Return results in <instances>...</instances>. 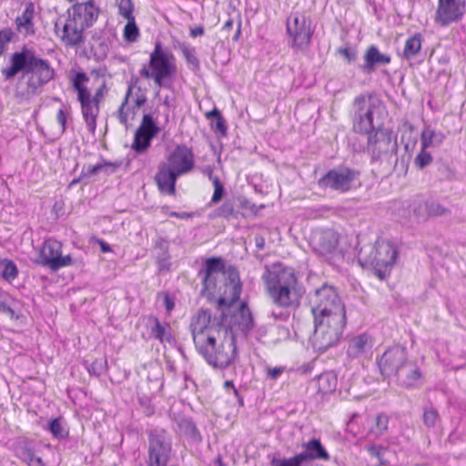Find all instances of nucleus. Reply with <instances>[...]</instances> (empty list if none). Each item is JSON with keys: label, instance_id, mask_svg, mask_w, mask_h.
Wrapping results in <instances>:
<instances>
[{"label": "nucleus", "instance_id": "b1692460", "mask_svg": "<svg viewBox=\"0 0 466 466\" xmlns=\"http://www.w3.org/2000/svg\"><path fill=\"white\" fill-rule=\"evenodd\" d=\"M421 373L420 369L412 362H407L395 375L396 381L402 387L414 388L419 386Z\"/></svg>", "mask_w": 466, "mask_h": 466}, {"label": "nucleus", "instance_id": "c9c22d12", "mask_svg": "<svg viewBox=\"0 0 466 466\" xmlns=\"http://www.w3.org/2000/svg\"><path fill=\"white\" fill-rule=\"evenodd\" d=\"M0 275L6 281L12 282L18 275L16 265L12 260H0Z\"/></svg>", "mask_w": 466, "mask_h": 466}, {"label": "nucleus", "instance_id": "c03bdc74", "mask_svg": "<svg viewBox=\"0 0 466 466\" xmlns=\"http://www.w3.org/2000/svg\"><path fill=\"white\" fill-rule=\"evenodd\" d=\"M48 430L56 439H64L68 435V431L63 425L61 418L51 420L48 424Z\"/></svg>", "mask_w": 466, "mask_h": 466}, {"label": "nucleus", "instance_id": "20e7f679", "mask_svg": "<svg viewBox=\"0 0 466 466\" xmlns=\"http://www.w3.org/2000/svg\"><path fill=\"white\" fill-rule=\"evenodd\" d=\"M271 302L281 309H290L299 303V281L293 268L281 263L266 266L261 277Z\"/></svg>", "mask_w": 466, "mask_h": 466}, {"label": "nucleus", "instance_id": "f8f14e48", "mask_svg": "<svg viewBox=\"0 0 466 466\" xmlns=\"http://www.w3.org/2000/svg\"><path fill=\"white\" fill-rule=\"evenodd\" d=\"M171 439L163 429H154L148 433V463L166 466L170 459Z\"/></svg>", "mask_w": 466, "mask_h": 466}, {"label": "nucleus", "instance_id": "423d86ee", "mask_svg": "<svg viewBox=\"0 0 466 466\" xmlns=\"http://www.w3.org/2000/svg\"><path fill=\"white\" fill-rule=\"evenodd\" d=\"M385 111L383 102L376 95L369 92L358 95L350 109L353 130L356 133L369 134L380 128Z\"/></svg>", "mask_w": 466, "mask_h": 466}, {"label": "nucleus", "instance_id": "2eb2a0df", "mask_svg": "<svg viewBox=\"0 0 466 466\" xmlns=\"http://www.w3.org/2000/svg\"><path fill=\"white\" fill-rule=\"evenodd\" d=\"M35 262L47 267L52 271H57L74 264L70 255H62V243L53 238L46 239L43 243Z\"/></svg>", "mask_w": 466, "mask_h": 466}, {"label": "nucleus", "instance_id": "a211bd4d", "mask_svg": "<svg viewBox=\"0 0 466 466\" xmlns=\"http://www.w3.org/2000/svg\"><path fill=\"white\" fill-rule=\"evenodd\" d=\"M466 0H438L434 21L441 26H447L460 20L465 11Z\"/></svg>", "mask_w": 466, "mask_h": 466}, {"label": "nucleus", "instance_id": "c85d7f7f", "mask_svg": "<svg viewBox=\"0 0 466 466\" xmlns=\"http://www.w3.org/2000/svg\"><path fill=\"white\" fill-rule=\"evenodd\" d=\"M445 139V135L441 131H436L430 127H426L420 135V144L423 148L441 146Z\"/></svg>", "mask_w": 466, "mask_h": 466}, {"label": "nucleus", "instance_id": "a18cd8bd", "mask_svg": "<svg viewBox=\"0 0 466 466\" xmlns=\"http://www.w3.org/2000/svg\"><path fill=\"white\" fill-rule=\"evenodd\" d=\"M428 148H423L421 146V148L419 152V154L414 158V165L419 169H423L427 166H429L433 158L430 152L427 151Z\"/></svg>", "mask_w": 466, "mask_h": 466}, {"label": "nucleus", "instance_id": "4468645a", "mask_svg": "<svg viewBox=\"0 0 466 466\" xmlns=\"http://www.w3.org/2000/svg\"><path fill=\"white\" fill-rule=\"evenodd\" d=\"M397 138L390 129L378 128L373 136L369 137L367 150L372 160H387L397 153Z\"/></svg>", "mask_w": 466, "mask_h": 466}, {"label": "nucleus", "instance_id": "aec40b11", "mask_svg": "<svg viewBox=\"0 0 466 466\" xmlns=\"http://www.w3.org/2000/svg\"><path fill=\"white\" fill-rule=\"evenodd\" d=\"M84 31L85 29L79 25L69 21L67 16L66 18L59 17L55 24L56 35L66 47L82 44L85 39Z\"/></svg>", "mask_w": 466, "mask_h": 466}, {"label": "nucleus", "instance_id": "052dcab7", "mask_svg": "<svg viewBox=\"0 0 466 466\" xmlns=\"http://www.w3.org/2000/svg\"><path fill=\"white\" fill-rule=\"evenodd\" d=\"M105 93H106V85L103 84L100 87H98L96 90L94 96L91 95V100H94L96 103L100 105L101 101L104 98Z\"/></svg>", "mask_w": 466, "mask_h": 466}, {"label": "nucleus", "instance_id": "58836bf2", "mask_svg": "<svg viewBox=\"0 0 466 466\" xmlns=\"http://www.w3.org/2000/svg\"><path fill=\"white\" fill-rule=\"evenodd\" d=\"M179 49L182 52L187 65L192 69H197L199 67V60L196 56V50L194 47L183 43L179 46Z\"/></svg>", "mask_w": 466, "mask_h": 466}, {"label": "nucleus", "instance_id": "774afa93", "mask_svg": "<svg viewBox=\"0 0 466 466\" xmlns=\"http://www.w3.org/2000/svg\"><path fill=\"white\" fill-rule=\"evenodd\" d=\"M204 34V27L203 26H197L194 28H191L190 30V36L197 37L199 35H202Z\"/></svg>", "mask_w": 466, "mask_h": 466}, {"label": "nucleus", "instance_id": "09e8293b", "mask_svg": "<svg viewBox=\"0 0 466 466\" xmlns=\"http://www.w3.org/2000/svg\"><path fill=\"white\" fill-rule=\"evenodd\" d=\"M303 462V455L299 454L289 459H274L272 461V464L274 466H301Z\"/></svg>", "mask_w": 466, "mask_h": 466}, {"label": "nucleus", "instance_id": "e433bc0d", "mask_svg": "<svg viewBox=\"0 0 466 466\" xmlns=\"http://www.w3.org/2000/svg\"><path fill=\"white\" fill-rule=\"evenodd\" d=\"M117 167L118 165L115 163L103 162L94 166L89 165L87 167H85L83 169V173L88 177L96 175L102 171H105L106 173H113Z\"/></svg>", "mask_w": 466, "mask_h": 466}, {"label": "nucleus", "instance_id": "7ed1b4c3", "mask_svg": "<svg viewBox=\"0 0 466 466\" xmlns=\"http://www.w3.org/2000/svg\"><path fill=\"white\" fill-rule=\"evenodd\" d=\"M241 289L238 273L230 271L229 280L226 282L225 290L218 300L221 313L219 317L211 316L212 322H217L235 334V339L238 332L246 336L254 326L251 312L245 302H241L237 309L231 310L233 304L239 299Z\"/></svg>", "mask_w": 466, "mask_h": 466}, {"label": "nucleus", "instance_id": "39448f33", "mask_svg": "<svg viewBox=\"0 0 466 466\" xmlns=\"http://www.w3.org/2000/svg\"><path fill=\"white\" fill-rule=\"evenodd\" d=\"M194 167L195 155L192 149L186 145H177L158 167L155 176L158 189L162 193L174 195L177 179L190 173Z\"/></svg>", "mask_w": 466, "mask_h": 466}, {"label": "nucleus", "instance_id": "412c9836", "mask_svg": "<svg viewBox=\"0 0 466 466\" xmlns=\"http://www.w3.org/2000/svg\"><path fill=\"white\" fill-rule=\"evenodd\" d=\"M66 13L69 21H73V23H76L82 28L86 29L96 21L99 9L94 3L82 2L75 3V5L67 9Z\"/></svg>", "mask_w": 466, "mask_h": 466}, {"label": "nucleus", "instance_id": "338daca9", "mask_svg": "<svg viewBox=\"0 0 466 466\" xmlns=\"http://www.w3.org/2000/svg\"><path fill=\"white\" fill-rule=\"evenodd\" d=\"M278 332H279V335L280 336L279 339H278L279 340L280 339H286L289 338V330L288 328L286 327H282V326H278L276 327Z\"/></svg>", "mask_w": 466, "mask_h": 466}, {"label": "nucleus", "instance_id": "5fc2aeb1", "mask_svg": "<svg viewBox=\"0 0 466 466\" xmlns=\"http://www.w3.org/2000/svg\"><path fill=\"white\" fill-rule=\"evenodd\" d=\"M214 193L211 201L214 203L218 202L224 193V187L218 177H213Z\"/></svg>", "mask_w": 466, "mask_h": 466}, {"label": "nucleus", "instance_id": "603ef678", "mask_svg": "<svg viewBox=\"0 0 466 466\" xmlns=\"http://www.w3.org/2000/svg\"><path fill=\"white\" fill-rule=\"evenodd\" d=\"M106 367H107L106 360H96L90 365L88 371H89V373L99 376L106 370Z\"/></svg>", "mask_w": 466, "mask_h": 466}, {"label": "nucleus", "instance_id": "1a4fd4ad", "mask_svg": "<svg viewBox=\"0 0 466 466\" xmlns=\"http://www.w3.org/2000/svg\"><path fill=\"white\" fill-rule=\"evenodd\" d=\"M397 251L395 248L386 240H378L371 248L370 254L362 258L366 264L373 268L374 274L380 279H385L395 262Z\"/></svg>", "mask_w": 466, "mask_h": 466}, {"label": "nucleus", "instance_id": "bb28decb", "mask_svg": "<svg viewBox=\"0 0 466 466\" xmlns=\"http://www.w3.org/2000/svg\"><path fill=\"white\" fill-rule=\"evenodd\" d=\"M303 448L305 449V451L299 453V455H303V461H306L308 460H329V454L322 446L319 439H312L308 442H305L303 444Z\"/></svg>", "mask_w": 466, "mask_h": 466}, {"label": "nucleus", "instance_id": "864d4df0", "mask_svg": "<svg viewBox=\"0 0 466 466\" xmlns=\"http://www.w3.org/2000/svg\"><path fill=\"white\" fill-rule=\"evenodd\" d=\"M13 32L10 29H4L0 31V56L7 48V45L11 41Z\"/></svg>", "mask_w": 466, "mask_h": 466}, {"label": "nucleus", "instance_id": "8fccbe9b", "mask_svg": "<svg viewBox=\"0 0 466 466\" xmlns=\"http://www.w3.org/2000/svg\"><path fill=\"white\" fill-rule=\"evenodd\" d=\"M428 217L431 216H443L449 212V210L441 205L439 202L430 199L427 200Z\"/></svg>", "mask_w": 466, "mask_h": 466}, {"label": "nucleus", "instance_id": "9d476101", "mask_svg": "<svg viewBox=\"0 0 466 466\" xmlns=\"http://www.w3.org/2000/svg\"><path fill=\"white\" fill-rule=\"evenodd\" d=\"M311 247L330 264L343 259V251L339 248V235L332 229L316 231L311 237Z\"/></svg>", "mask_w": 466, "mask_h": 466}, {"label": "nucleus", "instance_id": "ddd939ff", "mask_svg": "<svg viewBox=\"0 0 466 466\" xmlns=\"http://www.w3.org/2000/svg\"><path fill=\"white\" fill-rule=\"evenodd\" d=\"M287 32L291 39L290 46L295 51H305L311 40L313 30L310 20L305 15L294 13L287 19Z\"/></svg>", "mask_w": 466, "mask_h": 466}, {"label": "nucleus", "instance_id": "680f3d73", "mask_svg": "<svg viewBox=\"0 0 466 466\" xmlns=\"http://www.w3.org/2000/svg\"><path fill=\"white\" fill-rule=\"evenodd\" d=\"M224 388L226 390H232L233 391V394L237 397L238 399V401L239 403L240 406H243L244 405V401H243V399L242 397L239 396L238 394V390L234 387V384H233V381L232 380H226L225 383H224Z\"/></svg>", "mask_w": 466, "mask_h": 466}, {"label": "nucleus", "instance_id": "f257e3e1", "mask_svg": "<svg viewBox=\"0 0 466 466\" xmlns=\"http://www.w3.org/2000/svg\"><path fill=\"white\" fill-rule=\"evenodd\" d=\"M190 330L198 352L212 367L226 369L238 358L235 334L212 322L211 312L200 309L193 316Z\"/></svg>", "mask_w": 466, "mask_h": 466}, {"label": "nucleus", "instance_id": "49530a36", "mask_svg": "<svg viewBox=\"0 0 466 466\" xmlns=\"http://www.w3.org/2000/svg\"><path fill=\"white\" fill-rule=\"evenodd\" d=\"M213 218H229L236 216L234 205L230 201H226L222 206L213 212Z\"/></svg>", "mask_w": 466, "mask_h": 466}, {"label": "nucleus", "instance_id": "7c9ffc66", "mask_svg": "<svg viewBox=\"0 0 466 466\" xmlns=\"http://www.w3.org/2000/svg\"><path fill=\"white\" fill-rule=\"evenodd\" d=\"M337 382V376L333 372H324L317 378L318 391L322 394L331 393L336 390Z\"/></svg>", "mask_w": 466, "mask_h": 466}, {"label": "nucleus", "instance_id": "e2e57ef3", "mask_svg": "<svg viewBox=\"0 0 466 466\" xmlns=\"http://www.w3.org/2000/svg\"><path fill=\"white\" fill-rule=\"evenodd\" d=\"M283 372V368L275 367V368H268L267 375L271 380H277Z\"/></svg>", "mask_w": 466, "mask_h": 466}, {"label": "nucleus", "instance_id": "4c0bfd02", "mask_svg": "<svg viewBox=\"0 0 466 466\" xmlns=\"http://www.w3.org/2000/svg\"><path fill=\"white\" fill-rule=\"evenodd\" d=\"M135 86L132 84L128 85L124 101L122 102L119 109H118V120L122 125L127 126L128 121V111L132 110L131 108H126L130 97L133 96V89Z\"/></svg>", "mask_w": 466, "mask_h": 466}, {"label": "nucleus", "instance_id": "79ce46f5", "mask_svg": "<svg viewBox=\"0 0 466 466\" xmlns=\"http://www.w3.org/2000/svg\"><path fill=\"white\" fill-rule=\"evenodd\" d=\"M137 130L141 131L143 133H147V134L150 135L151 137H155L158 133L159 128L157 127L151 115L145 114L143 116L141 124H140L139 127L137 128Z\"/></svg>", "mask_w": 466, "mask_h": 466}, {"label": "nucleus", "instance_id": "13d9d810", "mask_svg": "<svg viewBox=\"0 0 466 466\" xmlns=\"http://www.w3.org/2000/svg\"><path fill=\"white\" fill-rule=\"evenodd\" d=\"M68 112H66L63 107H61L56 115V120L61 126L62 131L64 132L66 128V120H67Z\"/></svg>", "mask_w": 466, "mask_h": 466}, {"label": "nucleus", "instance_id": "4d7b16f0", "mask_svg": "<svg viewBox=\"0 0 466 466\" xmlns=\"http://www.w3.org/2000/svg\"><path fill=\"white\" fill-rule=\"evenodd\" d=\"M368 452L371 456L377 458L380 461V464L384 463L382 457L384 456V454L386 452L385 449H383L381 447H378V446H370L368 448Z\"/></svg>", "mask_w": 466, "mask_h": 466}, {"label": "nucleus", "instance_id": "dca6fc26", "mask_svg": "<svg viewBox=\"0 0 466 466\" xmlns=\"http://www.w3.org/2000/svg\"><path fill=\"white\" fill-rule=\"evenodd\" d=\"M310 303L312 314L345 309L336 289L328 284L315 289L310 296Z\"/></svg>", "mask_w": 466, "mask_h": 466}, {"label": "nucleus", "instance_id": "0eeeda50", "mask_svg": "<svg viewBox=\"0 0 466 466\" xmlns=\"http://www.w3.org/2000/svg\"><path fill=\"white\" fill-rule=\"evenodd\" d=\"M314 335L312 344L316 350L324 352L339 339L346 324L345 309L313 313Z\"/></svg>", "mask_w": 466, "mask_h": 466}, {"label": "nucleus", "instance_id": "69168bd1", "mask_svg": "<svg viewBox=\"0 0 466 466\" xmlns=\"http://www.w3.org/2000/svg\"><path fill=\"white\" fill-rule=\"evenodd\" d=\"M215 128L217 131H218L222 135H226L227 127L225 125V120H224L223 116H219L218 118H216Z\"/></svg>", "mask_w": 466, "mask_h": 466}, {"label": "nucleus", "instance_id": "f3484780", "mask_svg": "<svg viewBox=\"0 0 466 466\" xmlns=\"http://www.w3.org/2000/svg\"><path fill=\"white\" fill-rule=\"evenodd\" d=\"M358 175V172L348 167L333 168L319 180V186L345 193L351 189Z\"/></svg>", "mask_w": 466, "mask_h": 466}, {"label": "nucleus", "instance_id": "6ab92c4d", "mask_svg": "<svg viewBox=\"0 0 466 466\" xmlns=\"http://www.w3.org/2000/svg\"><path fill=\"white\" fill-rule=\"evenodd\" d=\"M408 355L404 348L396 346L387 350L380 359L378 365L380 373L384 377H395L398 371L407 362Z\"/></svg>", "mask_w": 466, "mask_h": 466}, {"label": "nucleus", "instance_id": "a19ab883", "mask_svg": "<svg viewBox=\"0 0 466 466\" xmlns=\"http://www.w3.org/2000/svg\"><path fill=\"white\" fill-rule=\"evenodd\" d=\"M422 420L425 427L433 429L440 422L441 418L437 410L432 407L425 408L423 410Z\"/></svg>", "mask_w": 466, "mask_h": 466}, {"label": "nucleus", "instance_id": "c756f323", "mask_svg": "<svg viewBox=\"0 0 466 466\" xmlns=\"http://www.w3.org/2000/svg\"><path fill=\"white\" fill-rule=\"evenodd\" d=\"M168 246V241L164 238H159L156 242V248L160 251L156 257L159 271H167L170 268L171 263Z\"/></svg>", "mask_w": 466, "mask_h": 466}, {"label": "nucleus", "instance_id": "f704fd0d", "mask_svg": "<svg viewBox=\"0 0 466 466\" xmlns=\"http://www.w3.org/2000/svg\"><path fill=\"white\" fill-rule=\"evenodd\" d=\"M153 137H151L150 135H148L147 133H143L141 131L137 130L135 133L132 148L137 153L145 152L149 147Z\"/></svg>", "mask_w": 466, "mask_h": 466}, {"label": "nucleus", "instance_id": "393cba45", "mask_svg": "<svg viewBox=\"0 0 466 466\" xmlns=\"http://www.w3.org/2000/svg\"><path fill=\"white\" fill-rule=\"evenodd\" d=\"M372 347V338L366 333L360 334L350 339L347 354L351 359H357L368 354Z\"/></svg>", "mask_w": 466, "mask_h": 466}, {"label": "nucleus", "instance_id": "3c124183", "mask_svg": "<svg viewBox=\"0 0 466 466\" xmlns=\"http://www.w3.org/2000/svg\"><path fill=\"white\" fill-rule=\"evenodd\" d=\"M119 14L124 16L126 19L129 20L134 18L132 15L133 13V4L131 0H120L118 3Z\"/></svg>", "mask_w": 466, "mask_h": 466}, {"label": "nucleus", "instance_id": "bf43d9fd", "mask_svg": "<svg viewBox=\"0 0 466 466\" xmlns=\"http://www.w3.org/2000/svg\"><path fill=\"white\" fill-rule=\"evenodd\" d=\"M0 312L7 315L10 319H17L18 316L15 314V310L7 305L5 301H0Z\"/></svg>", "mask_w": 466, "mask_h": 466}, {"label": "nucleus", "instance_id": "473e14b6", "mask_svg": "<svg viewBox=\"0 0 466 466\" xmlns=\"http://www.w3.org/2000/svg\"><path fill=\"white\" fill-rule=\"evenodd\" d=\"M16 456L25 461L28 466H46L42 459L36 456L34 451L26 447H20L16 450Z\"/></svg>", "mask_w": 466, "mask_h": 466}, {"label": "nucleus", "instance_id": "6e6d98bb", "mask_svg": "<svg viewBox=\"0 0 466 466\" xmlns=\"http://www.w3.org/2000/svg\"><path fill=\"white\" fill-rule=\"evenodd\" d=\"M388 417L385 414H379L376 419V434H382L388 428Z\"/></svg>", "mask_w": 466, "mask_h": 466}, {"label": "nucleus", "instance_id": "9b49d317", "mask_svg": "<svg viewBox=\"0 0 466 466\" xmlns=\"http://www.w3.org/2000/svg\"><path fill=\"white\" fill-rule=\"evenodd\" d=\"M235 271L234 268H228L226 272L224 270V261L220 258H207L203 264L202 268L198 271V277L201 279L202 292L207 293L208 296L214 295L218 288V280L219 278L224 279V289L226 282L229 280V272Z\"/></svg>", "mask_w": 466, "mask_h": 466}, {"label": "nucleus", "instance_id": "de8ad7c7", "mask_svg": "<svg viewBox=\"0 0 466 466\" xmlns=\"http://www.w3.org/2000/svg\"><path fill=\"white\" fill-rule=\"evenodd\" d=\"M124 36L128 42H134L138 36V28L135 23V19L131 18L124 28Z\"/></svg>", "mask_w": 466, "mask_h": 466}, {"label": "nucleus", "instance_id": "ea45409f", "mask_svg": "<svg viewBox=\"0 0 466 466\" xmlns=\"http://www.w3.org/2000/svg\"><path fill=\"white\" fill-rule=\"evenodd\" d=\"M88 81L87 76L83 72H78L73 78V87L77 92V99L90 93L83 84Z\"/></svg>", "mask_w": 466, "mask_h": 466}, {"label": "nucleus", "instance_id": "f03ea898", "mask_svg": "<svg viewBox=\"0 0 466 466\" xmlns=\"http://www.w3.org/2000/svg\"><path fill=\"white\" fill-rule=\"evenodd\" d=\"M5 80L22 73L15 85L14 96L18 102H29L43 87L55 78L56 71L47 59L39 56L32 48L24 46L10 56V65L2 68Z\"/></svg>", "mask_w": 466, "mask_h": 466}, {"label": "nucleus", "instance_id": "a878e982", "mask_svg": "<svg viewBox=\"0 0 466 466\" xmlns=\"http://www.w3.org/2000/svg\"><path fill=\"white\" fill-rule=\"evenodd\" d=\"M35 5L32 2H27L21 15L15 20L16 30L24 35H33L35 33Z\"/></svg>", "mask_w": 466, "mask_h": 466}, {"label": "nucleus", "instance_id": "2f4dec72", "mask_svg": "<svg viewBox=\"0 0 466 466\" xmlns=\"http://www.w3.org/2000/svg\"><path fill=\"white\" fill-rule=\"evenodd\" d=\"M421 40L420 34H415L406 40L403 50V56L406 59H410L419 54L421 49Z\"/></svg>", "mask_w": 466, "mask_h": 466}, {"label": "nucleus", "instance_id": "5701e85b", "mask_svg": "<svg viewBox=\"0 0 466 466\" xmlns=\"http://www.w3.org/2000/svg\"><path fill=\"white\" fill-rule=\"evenodd\" d=\"M363 58L364 63L360 66V69L366 74L374 72L376 66L390 64L391 60L389 55L380 53L375 46L368 47Z\"/></svg>", "mask_w": 466, "mask_h": 466}, {"label": "nucleus", "instance_id": "0e129e2a", "mask_svg": "<svg viewBox=\"0 0 466 466\" xmlns=\"http://www.w3.org/2000/svg\"><path fill=\"white\" fill-rule=\"evenodd\" d=\"M339 53L349 61H354L357 58V53L350 48H342Z\"/></svg>", "mask_w": 466, "mask_h": 466}, {"label": "nucleus", "instance_id": "37998d69", "mask_svg": "<svg viewBox=\"0 0 466 466\" xmlns=\"http://www.w3.org/2000/svg\"><path fill=\"white\" fill-rule=\"evenodd\" d=\"M137 81L131 82L129 84H132L135 86V88L133 89V96L130 97V99L133 101L134 105L132 106L131 109L133 111V114H135V109H138L141 106H143L147 102V96L142 91L141 87L137 86Z\"/></svg>", "mask_w": 466, "mask_h": 466}, {"label": "nucleus", "instance_id": "6e6552de", "mask_svg": "<svg viewBox=\"0 0 466 466\" xmlns=\"http://www.w3.org/2000/svg\"><path fill=\"white\" fill-rule=\"evenodd\" d=\"M173 59V56L165 52L160 43H157L150 54L148 65H144L139 74L146 79H153L158 87L169 88L170 84L166 80L176 71V65L171 61Z\"/></svg>", "mask_w": 466, "mask_h": 466}, {"label": "nucleus", "instance_id": "cd10ccee", "mask_svg": "<svg viewBox=\"0 0 466 466\" xmlns=\"http://www.w3.org/2000/svg\"><path fill=\"white\" fill-rule=\"evenodd\" d=\"M147 325L150 329V334L153 338L159 340L161 343L172 342L173 337L171 335L170 327L168 324H162L157 318L149 317Z\"/></svg>", "mask_w": 466, "mask_h": 466}, {"label": "nucleus", "instance_id": "4be33fe9", "mask_svg": "<svg viewBox=\"0 0 466 466\" xmlns=\"http://www.w3.org/2000/svg\"><path fill=\"white\" fill-rule=\"evenodd\" d=\"M81 106V113L87 129L90 133L95 134L96 128V118L98 116L100 107L99 104L91 100V93L77 99Z\"/></svg>", "mask_w": 466, "mask_h": 466}, {"label": "nucleus", "instance_id": "72a5a7b5", "mask_svg": "<svg viewBox=\"0 0 466 466\" xmlns=\"http://www.w3.org/2000/svg\"><path fill=\"white\" fill-rule=\"evenodd\" d=\"M408 208L410 215L417 220H424L428 218L427 200L416 198L409 204Z\"/></svg>", "mask_w": 466, "mask_h": 466}]
</instances>
